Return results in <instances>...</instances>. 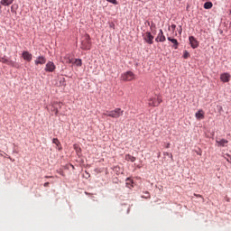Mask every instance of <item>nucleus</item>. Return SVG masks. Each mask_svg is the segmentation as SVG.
<instances>
[{"mask_svg":"<svg viewBox=\"0 0 231 231\" xmlns=\"http://www.w3.org/2000/svg\"><path fill=\"white\" fill-rule=\"evenodd\" d=\"M81 48L82 50H91V38H89V35H85L83 37Z\"/></svg>","mask_w":231,"mask_h":231,"instance_id":"obj_1","label":"nucleus"},{"mask_svg":"<svg viewBox=\"0 0 231 231\" xmlns=\"http://www.w3.org/2000/svg\"><path fill=\"white\" fill-rule=\"evenodd\" d=\"M124 116V110H122V108H116L108 112V116H110V118H120V116Z\"/></svg>","mask_w":231,"mask_h":231,"instance_id":"obj_2","label":"nucleus"},{"mask_svg":"<svg viewBox=\"0 0 231 231\" xmlns=\"http://www.w3.org/2000/svg\"><path fill=\"white\" fill-rule=\"evenodd\" d=\"M121 79L125 82H131V80H134V73L131 71L125 72L122 74Z\"/></svg>","mask_w":231,"mask_h":231,"instance_id":"obj_3","label":"nucleus"},{"mask_svg":"<svg viewBox=\"0 0 231 231\" xmlns=\"http://www.w3.org/2000/svg\"><path fill=\"white\" fill-rule=\"evenodd\" d=\"M143 39L146 42L147 44H153L154 43V36L149 32H146L143 34Z\"/></svg>","mask_w":231,"mask_h":231,"instance_id":"obj_4","label":"nucleus"},{"mask_svg":"<svg viewBox=\"0 0 231 231\" xmlns=\"http://www.w3.org/2000/svg\"><path fill=\"white\" fill-rule=\"evenodd\" d=\"M162 102V97H152L149 99V106H151L152 107H158V106H160V104Z\"/></svg>","mask_w":231,"mask_h":231,"instance_id":"obj_5","label":"nucleus"},{"mask_svg":"<svg viewBox=\"0 0 231 231\" xmlns=\"http://www.w3.org/2000/svg\"><path fill=\"white\" fill-rule=\"evenodd\" d=\"M55 63H53L52 61L47 62L45 66V71H48L49 73H53V71H55Z\"/></svg>","mask_w":231,"mask_h":231,"instance_id":"obj_6","label":"nucleus"},{"mask_svg":"<svg viewBox=\"0 0 231 231\" xmlns=\"http://www.w3.org/2000/svg\"><path fill=\"white\" fill-rule=\"evenodd\" d=\"M166 38L165 34H163V31L161 29L159 33L157 34V37L155 38L156 42H165Z\"/></svg>","mask_w":231,"mask_h":231,"instance_id":"obj_7","label":"nucleus"},{"mask_svg":"<svg viewBox=\"0 0 231 231\" xmlns=\"http://www.w3.org/2000/svg\"><path fill=\"white\" fill-rule=\"evenodd\" d=\"M189 44H190L191 48H193V50H196V48H198V46H199V42H198V40H196V38L194 36H189Z\"/></svg>","mask_w":231,"mask_h":231,"instance_id":"obj_8","label":"nucleus"},{"mask_svg":"<svg viewBox=\"0 0 231 231\" xmlns=\"http://www.w3.org/2000/svg\"><path fill=\"white\" fill-rule=\"evenodd\" d=\"M22 57L23 60H27V62H32V59H33V56L28 51H24L22 54Z\"/></svg>","mask_w":231,"mask_h":231,"instance_id":"obj_9","label":"nucleus"},{"mask_svg":"<svg viewBox=\"0 0 231 231\" xmlns=\"http://www.w3.org/2000/svg\"><path fill=\"white\" fill-rule=\"evenodd\" d=\"M231 76L228 72H224L220 75L221 82H230Z\"/></svg>","mask_w":231,"mask_h":231,"instance_id":"obj_10","label":"nucleus"},{"mask_svg":"<svg viewBox=\"0 0 231 231\" xmlns=\"http://www.w3.org/2000/svg\"><path fill=\"white\" fill-rule=\"evenodd\" d=\"M216 145L217 147H226V144L228 143V140L226 139H217L216 140Z\"/></svg>","mask_w":231,"mask_h":231,"instance_id":"obj_11","label":"nucleus"},{"mask_svg":"<svg viewBox=\"0 0 231 231\" xmlns=\"http://www.w3.org/2000/svg\"><path fill=\"white\" fill-rule=\"evenodd\" d=\"M34 64L36 66H39V64L42 65V64H46V58L44 56H39L38 58H36V60H34Z\"/></svg>","mask_w":231,"mask_h":231,"instance_id":"obj_12","label":"nucleus"},{"mask_svg":"<svg viewBox=\"0 0 231 231\" xmlns=\"http://www.w3.org/2000/svg\"><path fill=\"white\" fill-rule=\"evenodd\" d=\"M195 118H197V120H203L205 118V111H203V109H199L195 114Z\"/></svg>","mask_w":231,"mask_h":231,"instance_id":"obj_13","label":"nucleus"},{"mask_svg":"<svg viewBox=\"0 0 231 231\" xmlns=\"http://www.w3.org/2000/svg\"><path fill=\"white\" fill-rule=\"evenodd\" d=\"M168 41H170V42L173 43L172 48L174 50H178V47L180 46V42H178V40L171 38V37H168Z\"/></svg>","mask_w":231,"mask_h":231,"instance_id":"obj_14","label":"nucleus"},{"mask_svg":"<svg viewBox=\"0 0 231 231\" xmlns=\"http://www.w3.org/2000/svg\"><path fill=\"white\" fill-rule=\"evenodd\" d=\"M14 3V0H1L0 5L1 6H10Z\"/></svg>","mask_w":231,"mask_h":231,"instance_id":"obj_15","label":"nucleus"},{"mask_svg":"<svg viewBox=\"0 0 231 231\" xmlns=\"http://www.w3.org/2000/svg\"><path fill=\"white\" fill-rule=\"evenodd\" d=\"M125 160H126V162H131L132 163H134V162H136V157L131 154H126Z\"/></svg>","mask_w":231,"mask_h":231,"instance_id":"obj_16","label":"nucleus"},{"mask_svg":"<svg viewBox=\"0 0 231 231\" xmlns=\"http://www.w3.org/2000/svg\"><path fill=\"white\" fill-rule=\"evenodd\" d=\"M133 180H131L130 178H127L125 180V185L128 189H131L133 187Z\"/></svg>","mask_w":231,"mask_h":231,"instance_id":"obj_17","label":"nucleus"},{"mask_svg":"<svg viewBox=\"0 0 231 231\" xmlns=\"http://www.w3.org/2000/svg\"><path fill=\"white\" fill-rule=\"evenodd\" d=\"M212 6H214V5L212 4V2H206L204 4V8L205 10H210V8H212Z\"/></svg>","mask_w":231,"mask_h":231,"instance_id":"obj_18","label":"nucleus"},{"mask_svg":"<svg viewBox=\"0 0 231 231\" xmlns=\"http://www.w3.org/2000/svg\"><path fill=\"white\" fill-rule=\"evenodd\" d=\"M73 64H75L76 66H78V68H80V66H82V60H80V59H76V60H74Z\"/></svg>","mask_w":231,"mask_h":231,"instance_id":"obj_19","label":"nucleus"},{"mask_svg":"<svg viewBox=\"0 0 231 231\" xmlns=\"http://www.w3.org/2000/svg\"><path fill=\"white\" fill-rule=\"evenodd\" d=\"M7 66H12V68H15L17 66V63H15V61L11 60H7Z\"/></svg>","mask_w":231,"mask_h":231,"instance_id":"obj_20","label":"nucleus"},{"mask_svg":"<svg viewBox=\"0 0 231 231\" xmlns=\"http://www.w3.org/2000/svg\"><path fill=\"white\" fill-rule=\"evenodd\" d=\"M190 57V54L189 53V51H183V59H189Z\"/></svg>","mask_w":231,"mask_h":231,"instance_id":"obj_21","label":"nucleus"},{"mask_svg":"<svg viewBox=\"0 0 231 231\" xmlns=\"http://www.w3.org/2000/svg\"><path fill=\"white\" fill-rule=\"evenodd\" d=\"M52 143H53L55 145H57L58 147H59V145L60 144V142L59 139H57V138H53Z\"/></svg>","mask_w":231,"mask_h":231,"instance_id":"obj_22","label":"nucleus"},{"mask_svg":"<svg viewBox=\"0 0 231 231\" xmlns=\"http://www.w3.org/2000/svg\"><path fill=\"white\" fill-rule=\"evenodd\" d=\"M0 62H3L4 64H7L8 63V59L0 58Z\"/></svg>","mask_w":231,"mask_h":231,"instance_id":"obj_23","label":"nucleus"},{"mask_svg":"<svg viewBox=\"0 0 231 231\" xmlns=\"http://www.w3.org/2000/svg\"><path fill=\"white\" fill-rule=\"evenodd\" d=\"M107 3H111L112 5H118V2L116 0H106Z\"/></svg>","mask_w":231,"mask_h":231,"instance_id":"obj_24","label":"nucleus"},{"mask_svg":"<svg viewBox=\"0 0 231 231\" xmlns=\"http://www.w3.org/2000/svg\"><path fill=\"white\" fill-rule=\"evenodd\" d=\"M67 62H68L69 64H73L74 61H73V59H69H69L67 60Z\"/></svg>","mask_w":231,"mask_h":231,"instance_id":"obj_25","label":"nucleus"},{"mask_svg":"<svg viewBox=\"0 0 231 231\" xmlns=\"http://www.w3.org/2000/svg\"><path fill=\"white\" fill-rule=\"evenodd\" d=\"M103 116H109V111L103 113Z\"/></svg>","mask_w":231,"mask_h":231,"instance_id":"obj_26","label":"nucleus"},{"mask_svg":"<svg viewBox=\"0 0 231 231\" xmlns=\"http://www.w3.org/2000/svg\"><path fill=\"white\" fill-rule=\"evenodd\" d=\"M43 187H50V182H45V183L43 184Z\"/></svg>","mask_w":231,"mask_h":231,"instance_id":"obj_27","label":"nucleus"},{"mask_svg":"<svg viewBox=\"0 0 231 231\" xmlns=\"http://www.w3.org/2000/svg\"><path fill=\"white\" fill-rule=\"evenodd\" d=\"M194 196H196V198H202L201 195H198V194H194Z\"/></svg>","mask_w":231,"mask_h":231,"instance_id":"obj_28","label":"nucleus"},{"mask_svg":"<svg viewBox=\"0 0 231 231\" xmlns=\"http://www.w3.org/2000/svg\"><path fill=\"white\" fill-rule=\"evenodd\" d=\"M171 147V143H169L167 145H166V149H169Z\"/></svg>","mask_w":231,"mask_h":231,"instance_id":"obj_29","label":"nucleus"},{"mask_svg":"<svg viewBox=\"0 0 231 231\" xmlns=\"http://www.w3.org/2000/svg\"><path fill=\"white\" fill-rule=\"evenodd\" d=\"M11 12H15L14 11V5L11 6Z\"/></svg>","mask_w":231,"mask_h":231,"instance_id":"obj_30","label":"nucleus"},{"mask_svg":"<svg viewBox=\"0 0 231 231\" xmlns=\"http://www.w3.org/2000/svg\"><path fill=\"white\" fill-rule=\"evenodd\" d=\"M171 28H172L173 30L176 29V25H175V24L171 25Z\"/></svg>","mask_w":231,"mask_h":231,"instance_id":"obj_31","label":"nucleus"},{"mask_svg":"<svg viewBox=\"0 0 231 231\" xmlns=\"http://www.w3.org/2000/svg\"><path fill=\"white\" fill-rule=\"evenodd\" d=\"M57 113H59V110H56V113H55V115H57Z\"/></svg>","mask_w":231,"mask_h":231,"instance_id":"obj_32","label":"nucleus"},{"mask_svg":"<svg viewBox=\"0 0 231 231\" xmlns=\"http://www.w3.org/2000/svg\"><path fill=\"white\" fill-rule=\"evenodd\" d=\"M9 160H11V161H12V158H10V157H9Z\"/></svg>","mask_w":231,"mask_h":231,"instance_id":"obj_33","label":"nucleus"},{"mask_svg":"<svg viewBox=\"0 0 231 231\" xmlns=\"http://www.w3.org/2000/svg\"><path fill=\"white\" fill-rule=\"evenodd\" d=\"M146 194H148V196H149V192H146Z\"/></svg>","mask_w":231,"mask_h":231,"instance_id":"obj_34","label":"nucleus"}]
</instances>
